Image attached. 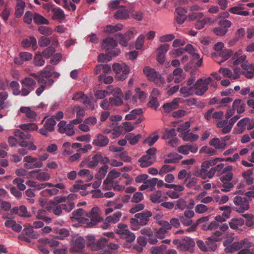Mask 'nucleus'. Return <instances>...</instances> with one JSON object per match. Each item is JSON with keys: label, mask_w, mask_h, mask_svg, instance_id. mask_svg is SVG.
Listing matches in <instances>:
<instances>
[{"label": "nucleus", "mask_w": 254, "mask_h": 254, "mask_svg": "<svg viewBox=\"0 0 254 254\" xmlns=\"http://www.w3.org/2000/svg\"><path fill=\"white\" fill-rule=\"evenodd\" d=\"M152 213L151 211L146 210L141 212L135 214L134 218L130 219L131 228L132 230H136L139 229V225H146L152 216Z\"/></svg>", "instance_id": "nucleus-1"}, {"label": "nucleus", "mask_w": 254, "mask_h": 254, "mask_svg": "<svg viewBox=\"0 0 254 254\" xmlns=\"http://www.w3.org/2000/svg\"><path fill=\"white\" fill-rule=\"evenodd\" d=\"M194 214L193 211L189 210L185 211L183 214L179 216L181 223L184 226L189 227L186 229L187 233L194 232L196 231V225L192 220Z\"/></svg>", "instance_id": "nucleus-2"}, {"label": "nucleus", "mask_w": 254, "mask_h": 254, "mask_svg": "<svg viewBox=\"0 0 254 254\" xmlns=\"http://www.w3.org/2000/svg\"><path fill=\"white\" fill-rule=\"evenodd\" d=\"M127 226L123 224H119L118 228L116 230V233L120 236L122 239H126V243L125 247L129 248L130 244L134 241L135 238V235L127 229Z\"/></svg>", "instance_id": "nucleus-3"}, {"label": "nucleus", "mask_w": 254, "mask_h": 254, "mask_svg": "<svg viewBox=\"0 0 254 254\" xmlns=\"http://www.w3.org/2000/svg\"><path fill=\"white\" fill-rule=\"evenodd\" d=\"M212 78L208 77L206 78H201L193 85L194 94L199 96L203 95L208 89V85L212 82Z\"/></svg>", "instance_id": "nucleus-4"}, {"label": "nucleus", "mask_w": 254, "mask_h": 254, "mask_svg": "<svg viewBox=\"0 0 254 254\" xmlns=\"http://www.w3.org/2000/svg\"><path fill=\"white\" fill-rule=\"evenodd\" d=\"M173 244L176 246V248L183 252H192V249L195 246L194 240L190 237H185L181 239H175Z\"/></svg>", "instance_id": "nucleus-5"}, {"label": "nucleus", "mask_w": 254, "mask_h": 254, "mask_svg": "<svg viewBox=\"0 0 254 254\" xmlns=\"http://www.w3.org/2000/svg\"><path fill=\"white\" fill-rule=\"evenodd\" d=\"M22 87V96H27L33 91L36 85V81L30 76H26L20 80Z\"/></svg>", "instance_id": "nucleus-6"}, {"label": "nucleus", "mask_w": 254, "mask_h": 254, "mask_svg": "<svg viewBox=\"0 0 254 254\" xmlns=\"http://www.w3.org/2000/svg\"><path fill=\"white\" fill-rule=\"evenodd\" d=\"M252 246V243L248 239L245 238L240 242H235L228 246L225 248V251L227 253H233L243 248H249Z\"/></svg>", "instance_id": "nucleus-7"}, {"label": "nucleus", "mask_w": 254, "mask_h": 254, "mask_svg": "<svg viewBox=\"0 0 254 254\" xmlns=\"http://www.w3.org/2000/svg\"><path fill=\"white\" fill-rule=\"evenodd\" d=\"M112 67L114 71L116 73V77L118 79L123 80L127 78L129 72V68L125 64L115 63Z\"/></svg>", "instance_id": "nucleus-8"}, {"label": "nucleus", "mask_w": 254, "mask_h": 254, "mask_svg": "<svg viewBox=\"0 0 254 254\" xmlns=\"http://www.w3.org/2000/svg\"><path fill=\"white\" fill-rule=\"evenodd\" d=\"M233 202L237 206L236 211L237 212L242 213L250 208L249 201L246 197L236 195L233 198Z\"/></svg>", "instance_id": "nucleus-9"}, {"label": "nucleus", "mask_w": 254, "mask_h": 254, "mask_svg": "<svg viewBox=\"0 0 254 254\" xmlns=\"http://www.w3.org/2000/svg\"><path fill=\"white\" fill-rule=\"evenodd\" d=\"M118 45L117 41L113 38H105L102 43V48L108 53H114L116 50H119L116 47Z\"/></svg>", "instance_id": "nucleus-10"}, {"label": "nucleus", "mask_w": 254, "mask_h": 254, "mask_svg": "<svg viewBox=\"0 0 254 254\" xmlns=\"http://www.w3.org/2000/svg\"><path fill=\"white\" fill-rule=\"evenodd\" d=\"M24 161L25 162L24 167L27 169L39 168L43 165L42 162L39 161L38 158L31 156H25L24 158Z\"/></svg>", "instance_id": "nucleus-11"}, {"label": "nucleus", "mask_w": 254, "mask_h": 254, "mask_svg": "<svg viewBox=\"0 0 254 254\" xmlns=\"http://www.w3.org/2000/svg\"><path fill=\"white\" fill-rule=\"evenodd\" d=\"M47 187H51V189H47L43 190L41 192V194L44 197H49L53 195H56L58 193L59 190L64 189L65 188L64 185L63 183H58L56 185L51 186H47Z\"/></svg>", "instance_id": "nucleus-12"}, {"label": "nucleus", "mask_w": 254, "mask_h": 254, "mask_svg": "<svg viewBox=\"0 0 254 254\" xmlns=\"http://www.w3.org/2000/svg\"><path fill=\"white\" fill-rule=\"evenodd\" d=\"M29 76L35 79L36 81H37L39 85V87L36 89V94L37 96H40L46 88V81L42 77H40V72H39L38 74L31 73Z\"/></svg>", "instance_id": "nucleus-13"}, {"label": "nucleus", "mask_w": 254, "mask_h": 254, "mask_svg": "<svg viewBox=\"0 0 254 254\" xmlns=\"http://www.w3.org/2000/svg\"><path fill=\"white\" fill-rule=\"evenodd\" d=\"M133 32L132 31H127L124 35L122 33L116 34V39L118 40L121 45L127 47L128 41L133 37Z\"/></svg>", "instance_id": "nucleus-14"}, {"label": "nucleus", "mask_w": 254, "mask_h": 254, "mask_svg": "<svg viewBox=\"0 0 254 254\" xmlns=\"http://www.w3.org/2000/svg\"><path fill=\"white\" fill-rule=\"evenodd\" d=\"M109 142V138L104 134L100 133L96 135L95 139L93 140L92 144L98 147L106 146Z\"/></svg>", "instance_id": "nucleus-15"}, {"label": "nucleus", "mask_w": 254, "mask_h": 254, "mask_svg": "<svg viewBox=\"0 0 254 254\" xmlns=\"http://www.w3.org/2000/svg\"><path fill=\"white\" fill-rule=\"evenodd\" d=\"M86 216L90 219V224L92 225H96L97 222L102 220V218L99 214V208L97 207L92 208L91 211L88 213L86 212Z\"/></svg>", "instance_id": "nucleus-16"}, {"label": "nucleus", "mask_w": 254, "mask_h": 254, "mask_svg": "<svg viewBox=\"0 0 254 254\" xmlns=\"http://www.w3.org/2000/svg\"><path fill=\"white\" fill-rule=\"evenodd\" d=\"M130 10L126 9L125 6H121L115 13L114 17L116 19H127L129 17Z\"/></svg>", "instance_id": "nucleus-17"}, {"label": "nucleus", "mask_w": 254, "mask_h": 254, "mask_svg": "<svg viewBox=\"0 0 254 254\" xmlns=\"http://www.w3.org/2000/svg\"><path fill=\"white\" fill-rule=\"evenodd\" d=\"M101 159L100 154H95L91 159L89 157L86 158L82 162L81 165L88 164L89 168H93L97 166Z\"/></svg>", "instance_id": "nucleus-18"}, {"label": "nucleus", "mask_w": 254, "mask_h": 254, "mask_svg": "<svg viewBox=\"0 0 254 254\" xmlns=\"http://www.w3.org/2000/svg\"><path fill=\"white\" fill-rule=\"evenodd\" d=\"M187 12L186 9L182 7H179L175 9V13L177 14L176 20L178 24H181L184 22L187 18L186 13Z\"/></svg>", "instance_id": "nucleus-19"}, {"label": "nucleus", "mask_w": 254, "mask_h": 254, "mask_svg": "<svg viewBox=\"0 0 254 254\" xmlns=\"http://www.w3.org/2000/svg\"><path fill=\"white\" fill-rule=\"evenodd\" d=\"M143 72L148 80L151 81H155L158 78L159 72H157L154 68L149 66H145L143 69Z\"/></svg>", "instance_id": "nucleus-20"}, {"label": "nucleus", "mask_w": 254, "mask_h": 254, "mask_svg": "<svg viewBox=\"0 0 254 254\" xmlns=\"http://www.w3.org/2000/svg\"><path fill=\"white\" fill-rule=\"evenodd\" d=\"M114 53H108L106 52L105 54H100L98 56V61L99 62L104 63L110 61L113 57H116L119 55L120 50H116Z\"/></svg>", "instance_id": "nucleus-21"}, {"label": "nucleus", "mask_w": 254, "mask_h": 254, "mask_svg": "<svg viewBox=\"0 0 254 254\" xmlns=\"http://www.w3.org/2000/svg\"><path fill=\"white\" fill-rule=\"evenodd\" d=\"M85 241L81 237H77L73 243L71 250L75 252H80L85 247Z\"/></svg>", "instance_id": "nucleus-22"}, {"label": "nucleus", "mask_w": 254, "mask_h": 254, "mask_svg": "<svg viewBox=\"0 0 254 254\" xmlns=\"http://www.w3.org/2000/svg\"><path fill=\"white\" fill-rule=\"evenodd\" d=\"M149 156L148 155H144L138 160L141 167L145 168L151 166L156 161V157Z\"/></svg>", "instance_id": "nucleus-23"}, {"label": "nucleus", "mask_w": 254, "mask_h": 254, "mask_svg": "<svg viewBox=\"0 0 254 254\" xmlns=\"http://www.w3.org/2000/svg\"><path fill=\"white\" fill-rule=\"evenodd\" d=\"M192 58L191 61L184 66L186 71H189L192 68H198L202 64V58L194 59V57Z\"/></svg>", "instance_id": "nucleus-24"}, {"label": "nucleus", "mask_w": 254, "mask_h": 254, "mask_svg": "<svg viewBox=\"0 0 254 254\" xmlns=\"http://www.w3.org/2000/svg\"><path fill=\"white\" fill-rule=\"evenodd\" d=\"M21 45L25 48L31 47L33 50H35L37 48L36 39L34 36H30L28 39H25L22 40Z\"/></svg>", "instance_id": "nucleus-25"}, {"label": "nucleus", "mask_w": 254, "mask_h": 254, "mask_svg": "<svg viewBox=\"0 0 254 254\" xmlns=\"http://www.w3.org/2000/svg\"><path fill=\"white\" fill-rule=\"evenodd\" d=\"M157 181V178H154L151 179H148V178L146 181L144 182V184H142L139 187V190H143L148 188H150V190L152 191L155 189V187L156 186Z\"/></svg>", "instance_id": "nucleus-26"}, {"label": "nucleus", "mask_w": 254, "mask_h": 254, "mask_svg": "<svg viewBox=\"0 0 254 254\" xmlns=\"http://www.w3.org/2000/svg\"><path fill=\"white\" fill-rule=\"evenodd\" d=\"M19 111L25 115L27 118H28L30 121L34 122L36 120L37 114L35 112L32 110L30 108L27 107H21Z\"/></svg>", "instance_id": "nucleus-27"}, {"label": "nucleus", "mask_w": 254, "mask_h": 254, "mask_svg": "<svg viewBox=\"0 0 254 254\" xmlns=\"http://www.w3.org/2000/svg\"><path fill=\"white\" fill-rule=\"evenodd\" d=\"M232 59L234 60L233 64L237 65L244 62L246 59V56L245 55H242V50H239L235 53Z\"/></svg>", "instance_id": "nucleus-28"}, {"label": "nucleus", "mask_w": 254, "mask_h": 254, "mask_svg": "<svg viewBox=\"0 0 254 254\" xmlns=\"http://www.w3.org/2000/svg\"><path fill=\"white\" fill-rule=\"evenodd\" d=\"M179 107L177 99H175L173 101L170 103L164 104L163 108L166 113H170L172 111L177 109Z\"/></svg>", "instance_id": "nucleus-29"}, {"label": "nucleus", "mask_w": 254, "mask_h": 254, "mask_svg": "<svg viewBox=\"0 0 254 254\" xmlns=\"http://www.w3.org/2000/svg\"><path fill=\"white\" fill-rule=\"evenodd\" d=\"M198 183V179L195 177H191L190 174H188V177L184 181V184H186V186L191 189L195 187Z\"/></svg>", "instance_id": "nucleus-30"}, {"label": "nucleus", "mask_w": 254, "mask_h": 254, "mask_svg": "<svg viewBox=\"0 0 254 254\" xmlns=\"http://www.w3.org/2000/svg\"><path fill=\"white\" fill-rule=\"evenodd\" d=\"M53 19L55 20H63L65 18L64 11L60 8H53L52 9Z\"/></svg>", "instance_id": "nucleus-31"}, {"label": "nucleus", "mask_w": 254, "mask_h": 254, "mask_svg": "<svg viewBox=\"0 0 254 254\" xmlns=\"http://www.w3.org/2000/svg\"><path fill=\"white\" fill-rule=\"evenodd\" d=\"M210 146H213L215 149H225L226 143L221 142L219 138L214 137L212 138L209 143Z\"/></svg>", "instance_id": "nucleus-32"}, {"label": "nucleus", "mask_w": 254, "mask_h": 254, "mask_svg": "<svg viewBox=\"0 0 254 254\" xmlns=\"http://www.w3.org/2000/svg\"><path fill=\"white\" fill-rule=\"evenodd\" d=\"M25 7V2L24 1L17 0L15 13L16 17L19 18L23 15Z\"/></svg>", "instance_id": "nucleus-33"}, {"label": "nucleus", "mask_w": 254, "mask_h": 254, "mask_svg": "<svg viewBox=\"0 0 254 254\" xmlns=\"http://www.w3.org/2000/svg\"><path fill=\"white\" fill-rule=\"evenodd\" d=\"M27 185L29 187L35 188L34 190H40L46 188L47 186H51L52 184L50 183L39 184L33 181H29Z\"/></svg>", "instance_id": "nucleus-34"}, {"label": "nucleus", "mask_w": 254, "mask_h": 254, "mask_svg": "<svg viewBox=\"0 0 254 254\" xmlns=\"http://www.w3.org/2000/svg\"><path fill=\"white\" fill-rule=\"evenodd\" d=\"M107 242H108V239L102 237L100 238L96 243L95 246V249L94 251H98L99 250H105L107 249Z\"/></svg>", "instance_id": "nucleus-35"}, {"label": "nucleus", "mask_w": 254, "mask_h": 254, "mask_svg": "<svg viewBox=\"0 0 254 254\" xmlns=\"http://www.w3.org/2000/svg\"><path fill=\"white\" fill-rule=\"evenodd\" d=\"M217 241L214 240L213 237H208L205 241L206 247L207 251H214L217 248V245L216 243Z\"/></svg>", "instance_id": "nucleus-36"}, {"label": "nucleus", "mask_w": 254, "mask_h": 254, "mask_svg": "<svg viewBox=\"0 0 254 254\" xmlns=\"http://www.w3.org/2000/svg\"><path fill=\"white\" fill-rule=\"evenodd\" d=\"M245 221L243 218H233L229 222V226L231 229H237L239 227L244 225Z\"/></svg>", "instance_id": "nucleus-37"}, {"label": "nucleus", "mask_w": 254, "mask_h": 254, "mask_svg": "<svg viewBox=\"0 0 254 254\" xmlns=\"http://www.w3.org/2000/svg\"><path fill=\"white\" fill-rule=\"evenodd\" d=\"M33 20L34 22L37 24L48 25L49 24V21L47 19L38 13H34Z\"/></svg>", "instance_id": "nucleus-38"}, {"label": "nucleus", "mask_w": 254, "mask_h": 254, "mask_svg": "<svg viewBox=\"0 0 254 254\" xmlns=\"http://www.w3.org/2000/svg\"><path fill=\"white\" fill-rule=\"evenodd\" d=\"M24 131H22L19 129L15 130L14 132V136L22 140L30 138L31 137V134L27 131V130Z\"/></svg>", "instance_id": "nucleus-39"}, {"label": "nucleus", "mask_w": 254, "mask_h": 254, "mask_svg": "<svg viewBox=\"0 0 254 254\" xmlns=\"http://www.w3.org/2000/svg\"><path fill=\"white\" fill-rule=\"evenodd\" d=\"M232 55L233 52L229 49H224L223 50L220 51V52L218 53V55L221 57L223 60L221 61L218 62V64H221L222 63L230 58L232 56Z\"/></svg>", "instance_id": "nucleus-40"}, {"label": "nucleus", "mask_w": 254, "mask_h": 254, "mask_svg": "<svg viewBox=\"0 0 254 254\" xmlns=\"http://www.w3.org/2000/svg\"><path fill=\"white\" fill-rule=\"evenodd\" d=\"M243 8L240 6H234L229 9L231 13L243 16H248L249 12L247 11L243 10Z\"/></svg>", "instance_id": "nucleus-41"}, {"label": "nucleus", "mask_w": 254, "mask_h": 254, "mask_svg": "<svg viewBox=\"0 0 254 254\" xmlns=\"http://www.w3.org/2000/svg\"><path fill=\"white\" fill-rule=\"evenodd\" d=\"M140 137L141 135L140 134L134 135L132 133H127L125 136V138L128 140L131 145H135L138 142Z\"/></svg>", "instance_id": "nucleus-42"}, {"label": "nucleus", "mask_w": 254, "mask_h": 254, "mask_svg": "<svg viewBox=\"0 0 254 254\" xmlns=\"http://www.w3.org/2000/svg\"><path fill=\"white\" fill-rule=\"evenodd\" d=\"M122 215L121 212L118 211L115 212L113 215L108 216L106 218V221L109 223H116L120 220Z\"/></svg>", "instance_id": "nucleus-43"}, {"label": "nucleus", "mask_w": 254, "mask_h": 254, "mask_svg": "<svg viewBox=\"0 0 254 254\" xmlns=\"http://www.w3.org/2000/svg\"><path fill=\"white\" fill-rule=\"evenodd\" d=\"M57 123L53 118L48 119L44 126V127L48 129L49 132H52L55 129V126Z\"/></svg>", "instance_id": "nucleus-44"}, {"label": "nucleus", "mask_w": 254, "mask_h": 254, "mask_svg": "<svg viewBox=\"0 0 254 254\" xmlns=\"http://www.w3.org/2000/svg\"><path fill=\"white\" fill-rule=\"evenodd\" d=\"M193 87L191 86H183L181 88L180 92L184 97H188L193 94Z\"/></svg>", "instance_id": "nucleus-45"}, {"label": "nucleus", "mask_w": 254, "mask_h": 254, "mask_svg": "<svg viewBox=\"0 0 254 254\" xmlns=\"http://www.w3.org/2000/svg\"><path fill=\"white\" fill-rule=\"evenodd\" d=\"M56 233L58 235L57 238L61 240H63L64 238L68 237L69 235V231L65 228L58 229L55 230Z\"/></svg>", "instance_id": "nucleus-46"}, {"label": "nucleus", "mask_w": 254, "mask_h": 254, "mask_svg": "<svg viewBox=\"0 0 254 254\" xmlns=\"http://www.w3.org/2000/svg\"><path fill=\"white\" fill-rule=\"evenodd\" d=\"M7 98V94L5 92H0V110H2L9 106L8 102L4 101Z\"/></svg>", "instance_id": "nucleus-47"}, {"label": "nucleus", "mask_w": 254, "mask_h": 254, "mask_svg": "<svg viewBox=\"0 0 254 254\" xmlns=\"http://www.w3.org/2000/svg\"><path fill=\"white\" fill-rule=\"evenodd\" d=\"M185 133L182 135V137L184 141H194L198 138V136L193 133H189V132Z\"/></svg>", "instance_id": "nucleus-48"}, {"label": "nucleus", "mask_w": 254, "mask_h": 254, "mask_svg": "<svg viewBox=\"0 0 254 254\" xmlns=\"http://www.w3.org/2000/svg\"><path fill=\"white\" fill-rule=\"evenodd\" d=\"M10 87L12 89L13 93L15 95H19L21 94L22 95V89L19 90V84L16 81H12L10 83Z\"/></svg>", "instance_id": "nucleus-49"}, {"label": "nucleus", "mask_w": 254, "mask_h": 254, "mask_svg": "<svg viewBox=\"0 0 254 254\" xmlns=\"http://www.w3.org/2000/svg\"><path fill=\"white\" fill-rule=\"evenodd\" d=\"M190 126V122H186L185 123L181 124L180 126L177 128V131L181 133L182 135H183L185 132H189L190 129H189Z\"/></svg>", "instance_id": "nucleus-50"}, {"label": "nucleus", "mask_w": 254, "mask_h": 254, "mask_svg": "<svg viewBox=\"0 0 254 254\" xmlns=\"http://www.w3.org/2000/svg\"><path fill=\"white\" fill-rule=\"evenodd\" d=\"M40 170L33 172V173H38L36 176L37 180L40 181H46L50 179V175L46 172H39Z\"/></svg>", "instance_id": "nucleus-51"}, {"label": "nucleus", "mask_w": 254, "mask_h": 254, "mask_svg": "<svg viewBox=\"0 0 254 254\" xmlns=\"http://www.w3.org/2000/svg\"><path fill=\"white\" fill-rule=\"evenodd\" d=\"M161 191L157 190L150 195V199L153 203H160L161 201Z\"/></svg>", "instance_id": "nucleus-52"}, {"label": "nucleus", "mask_w": 254, "mask_h": 254, "mask_svg": "<svg viewBox=\"0 0 254 254\" xmlns=\"http://www.w3.org/2000/svg\"><path fill=\"white\" fill-rule=\"evenodd\" d=\"M184 50L185 52L189 53L190 55H191V57H194V59L199 58V55L195 52L196 50L194 49L191 45H187L185 46Z\"/></svg>", "instance_id": "nucleus-53"}, {"label": "nucleus", "mask_w": 254, "mask_h": 254, "mask_svg": "<svg viewBox=\"0 0 254 254\" xmlns=\"http://www.w3.org/2000/svg\"><path fill=\"white\" fill-rule=\"evenodd\" d=\"M211 21V18L209 17H205L201 20L196 21L194 24V27L197 29H201L203 28L205 25Z\"/></svg>", "instance_id": "nucleus-54"}, {"label": "nucleus", "mask_w": 254, "mask_h": 254, "mask_svg": "<svg viewBox=\"0 0 254 254\" xmlns=\"http://www.w3.org/2000/svg\"><path fill=\"white\" fill-rule=\"evenodd\" d=\"M78 175L81 177H82V176L86 177V181L87 182L91 181L93 179V177H94L93 174H90V171L87 169L80 170L79 171Z\"/></svg>", "instance_id": "nucleus-55"}, {"label": "nucleus", "mask_w": 254, "mask_h": 254, "mask_svg": "<svg viewBox=\"0 0 254 254\" xmlns=\"http://www.w3.org/2000/svg\"><path fill=\"white\" fill-rule=\"evenodd\" d=\"M175 169V167L174 166L165 164L162 166L159 171V174L163 176L165 174L173 171Z\"/></svg>", "instance_id": "nucleus-56"}, {"label": "nucleus", "mask_w": 254, "mask_h": 254, "mask_svg": "<svg viewBox=\"0 0 254 254\" xmlns=\"http://www.w3.org/2000/svg\"><path fill=\"white\" fill-rule=\"evenodd\" d=\"M108 169V165H103L101 167L98 173L95 176L96 179H102L105 177L107 173V170Z\"/></svg>", "instance_id": "nucleus-57"}, {"label": "nucleus", "mask_w": 254, "mask_h": 254, "mask_svg": "<svg viewBox=\"0 0 254 254\" xmlns=\"http://www.w3.org/2000/svg\"><path fill=\"white\" fill-rule=\"evenodd\" d=\"M119 248V246L115 243H109L107 242V248L108 249H105L104 250V252L101 253V252H100V254H111L112 252L111 250H116Z\"/></svg>", "instance_id": "nucleus-58"}, {"label": "nucleus", "mask_w": 254, "mask_h": 254, "mask_svg": "<svg viewBox=\"0 0 254 254\" xmlns=\"http://www.w3.org/2000/svg\"><path fill=\"white\" fill-rule=\"evenodd\" d=\"M177 135L176 131L174 128L166 129L163 133V138L165 139L171 138Z\"/></svg>", "instance_id": "nucleus-59"}, {"label": "nucleus", "mask_w": 254, "mask_h": 254, "mask_svg": "<svg viewBox=\"0 0 254 254\" xmlns=\"http://www.w3.org/2000/svg\"><path fill=\"white\" fill-rule=\"evenodd\" d=\"M62 210H64L66 212H69L74 207V203L72 201L64 202L60 204Z\"/></svg>", "instance_id": "nucleus-60"}, {"label": "nucleus", "mask_w": 254, "mask_h": 254, "mask_svg": "<svg viewBox=\"0 0 254 254\" xmlns=\"http://www.w3.org/2000/svg\"><path fill=\"white\" fill-rule=\"evenodd\" d=\"M165 187L168 189H173L174 190L179 192L185 190L184 183L182 185L165 184Z\"/></svg>", "instance_id": "nucleus-61"}, {"label": "nucleus", "mask_w": 254, "mask_h": 254, "mask_svg": "<svg viewBox=\"0 0 254 254\" xmlns=\"http://www.w3.org/2000/svg\"><path fill=\"white\" fill-rule=\"evenodd\" d=\"M159 138V135H150L145 138L143 141L144 144H147L149 146H151L154 144V143L157 141V140Z\"/></svg>", "instance_id": "nucleus-62"}, {"label": "nucleus", "mask_w": 254, "mask_h": 254, "mask_svg": "<svg viewBox=\"0 0 254 254\" xmlns=\"http://www.w3.org/2000/svg\"><path fill=\"white\" fill-rule=\"evenodd\" d=\"M34 63L35 65L39 66H41L44 64L45 60L40 53H39L35 56Z\"/></svg>", "instance_id": "nucleus-63"}, {"label": "nucleus", "mask_w": 254, "mask_h": 254, "mask_svg": "<svg viewBox=\"0 0 254 254\" xmlns=\"http://www.w3.org/2000/svg\"><path fill=\"white\" fill-rule=\"evenodd\" d=\"M20 128L23 130H36L38 126L35 124H26L20 125Z\"/></svg>", "instance_id": "nucleus-64"}]
</instances>
